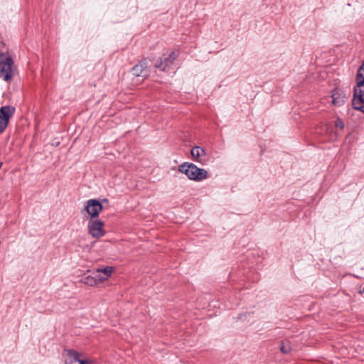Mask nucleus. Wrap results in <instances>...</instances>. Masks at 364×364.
<instances>
[{"mask_svg":"<svg viewBox=\"0 0 364 364\" xmlns=\"http://www.w3.org/2000/svg\"><path fill=\"white\" fill-rule=\"evenodd\" d=\"M352 104L355 109L364 112V59L358 70Z\"/></svg>","mask_w":364,"mask_h":364,"instance_id":"nucleus-1","label":"nucleus"},{"mask_svg":"<svg viewBox=\"0 0 364 364\" xmlns=\"http://www.w3.org/2000/svg\"><path fill=\"white\" fill-rule=\"evenodd\" d=\"M15 66L13 59L7 54L0 53V78L11 83L15 75Z\"/></svg>","mask_w":364,"mask_h":364,"instance_id":"nucleus-2","label":"nucleus"},{"mask_svg":"<svg viewBox=\"0 0 364 364\" xmlns=\"http://www.w3.org/2000/svg\"><path fill=\"white\" fill-rule=\"evenodd\" d=\"M178 171L184 173L192 181H201L208 178V172L204 168H200L192 163L185 162L178 166Z\"/></svg>","mask_w":364,"mask_h":364,"instance_id":"nucleus-3","label":"nucleus"},{"mask_svg":"<svg viewBox=\"0 0 364 364\" xmlns=\"http://www.w3.org/2000/svg\"><path fill=\"white\" fill-rule=\"evenodd\" d=\"M15 107L9 105L3 106L0 108V133L6 129L9 119L15 112Z\"/></svg>","mask_w":364,"mask_h":364,"instance_id":"nucleus-4","label":"nucleus"},{"mask_svg":"<svg viewBox=\"0 0 364 364\" xmlns=\"http://www.w3.org/2000/svg\"><path fill=\"white\" fill-rule=\"evenodd\" d=\"M105 223L100 220H90L88 222V232L94 238H100L105 235Z\"/></svg>","mask_w":364,"mask_h":364,"instance_id":"nucleus-5","label":"nucleus"},{"mask_svg":"<svg viewBox=\"0 0 364 364\" xmlns=\"http://www.w3.org/2000/svg\"><path fill=\"white\" fill-rule=\"evenodd\" d=\"M177 57L178 53L176 52H171L168 56L164 55L162 58L157 60L155 66L162 71H168L171 68Z\"/></svg>","mask_w":364,"mask_h":364,"instance_id":"nucleus-6","label":"nucleus"},{"mask_svg":"<svg viewBox=\"0 0 364 364\" xmlns=\"http://www.w3.org/2000/svg\"><path fill=\"white\" fill-rule=\"evenodd\" d=\"M112 272L113 267L108 266L103 269H97L93 271L92 274L94 275L97 285L107 280L108 278L111 276Z\"/></svg>","mask_w":364,"mask_h":364,"instance_id":"nucleus-7","label":"nucleus"},{"mask_svg":"<svg viewBox=\"0 0 364 364\" xmlns=\"http://www.w3.org/2000/svg\"><path fill=\"white\" fill-rule=\"evenodd\" d=\"M85 209L91 218H95L98 216L102 206L97 200L90 199L87 201Z\"/></svg>","mask_w":364,"mask_h":364,"instance_id":"nucleus-8","label":"nucleus"},{"mask_svg":"<svg viewBox=\"0 0 364 364\" xmlns=\"http://www.w3.org/2000/svg\"><path fill=\"white\" fill-rule=\"evenodd\" d=\"M65 364H79L80 354L74 350H65L63 353Z\"/></svg>","mask_w":364,"mask_h":364,"instance_id":"nucleus-9","label":"nucleus"},{"mask_svg":"<svg viewBox=\"0 0 364 364\" xmlns=\"http://www.w3.org/2000/svg\"><path fill=\"white\" fill-rule=\"evenodd\" d=\"M331 97L332 103L335 106L338 107H340L342 105H343L346 100V95L343 93V92L338 89H336L333 91Z\"/></svg>","mask_w":364,"mask_h":364,"instance_id":"nucleus-10","label":"nucleus"},{"mask_svg":"<svg viewBox=\"0 0 364 364\" xmlns=\"http://www.w3.org/2000/svg\"><path fill=\"white\" fill-rule=\"evenodd\" d=\"M191 153L193 159L198 162L202 163L205 160V151L200 146H194Z\"/></svg>","mask_w":364,"mask_h":364,"instance_id":"nucleus-11","label":"nucleus"},{"mask_svg":"<svg viewBox=\"0 0 364 364\" xmlns=\"http://www.w3.org/2000/svg\"><path fill=\"white\" fill-rule=\"evenodd\" d=\"M132 75L136 77H144L147 75V72L145 70L144 66L141 63H139L134 66L132 69Z\"/></svg>","mask_w":364,"mask_h":364,"instance_id":"nucleus-12","label":"nucleus"},{"mask_svg":"<svg viewBox=\"0 0 364 364\" xmlns=\"http://www.w3.org/2000/svg\"><path fill=\"white\" fill-rule=\"evenodd\" d=\"M80 282L85 285H88L90 287H94V286L97 285V283L95 280V277H94L93 274L91 276L85 277L84 278H82L80 280Z\"/></svg>","mask_w":364,"mask_h":364,"instance_id":"nucleus-13","label":"nucleus"},{"mask_svg":"<svg viewBox=\"0 0 364 364\" xmlns=\"http://www.w3.org/2000/svg\"><path fill=\"white\" fill-rule=\"evenodd\" d=\"M281 351L284 353H288L291 351V347L288 343H282L281 346Z\"/></svg>","mask_w":364,"mask_h":364,"instance_id":"nucleus-14","label":"nucleus"},{"mask_svg":"<svg viewBox=\"0 0 364 364\" xmlns=\"http://www.w3.org/2000/svg\"><path fill=\"white\" fill-rule=\"evenodd\" d=\"M335 126L336 128H339L340 129H343L345 127L344 122L341 119L337 118L335 122Z\"/></svg>","mask_w":364,"mask_h":364,"instance_id":"nucleus-15","label":"nucleus"},{"mask_svg":"<svg viewBox=\"0 0 364 364\" xmlns=\"http://www.w3.org/2000/svg\"><path fill=\"white\" fill-rule=\"evenodd\" d=\"M79 364H92V361L88 359H80Z\"/></svg>","mask_w":364,"mask_h":364,"instance_id":"nucleus-16","label":"nucleus"},{"mask_svg":"<svg viewBox=\"0 0 364 364\" xmlns=\"http://www.w3.org/2000/svg\"><path fill=\"white\" fill-rule=\"evenodd\" d=\"M361 292H363V293H364V287H363V291H362Z\"/></svg>","mask_w":364,"mask_h":364,"instance_id":"nucleus-17","label":"nucleus"}]
</instances>
